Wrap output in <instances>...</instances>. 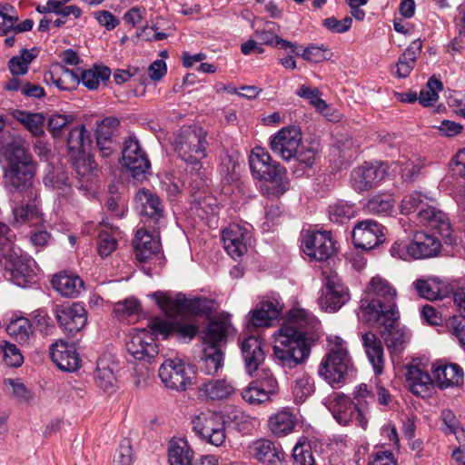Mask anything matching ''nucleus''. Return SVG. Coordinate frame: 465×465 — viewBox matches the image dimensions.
I'll return each instance as SVG.
<instances>
[{
    "label": "nucleus",
    "instance_id": "52",
    "mask_svg": "<svg viewBox=\"0 0 465 465\" xmlns=\"http://www.w3.org/2000/svg\"><path fill=\"white\" fill-rule=\"evenodd\" d=\"M296 94L309 101L310 104L319 112H323L328 108L327 103L321 98V92L318 88H311L307 85H301L296 91Z\"/></svg>",
    "mask_w": 465,
    "mask_h": 465
},
{
    "label": "nucleus",
    "instance_id": "35",
    "mask_svg": "<svg viewBox=\"0 0 465 465\" xmlns=\"http://www.w3.org/2000/svg\"><path fill=\"white\" fill-rule=\"evenodd\" d=\"M52 287L64 297L75 298L84 289V281L77 275L61 272L53 276Z\"/></svg>",
    "mask_w": 465,
    "mask_h": 465
},
{
    "label": "nucleus",
    "instance_id": "47",
    "mask_svg": "<svg viewBox=\"0 0 465 465\" xmlns=\"http://www.w3.org/2000/svg\"><path fill=\"white\" fill-rule=\"evenodd\" d=\"M67 172L62 165L54 166L52 163H47L45 168V175L44 177V183L53 188H64L69 186Z\"/></svg>",
    "mask_w": 465,
    "mask_h": 465
},
{
    "label": "nucleus",
    "instance_id": "1",
    "mask_svg": "<svg viewBox=\"0 0 465 465\" xmlns=\"http://www.w3.org/2000/svg\"><path fill=\"white\" fill-rule=\"evenodd\" d=\"M313 321L304 309L290 312L289 322L279 330L273 346L277 362L290 370L302 364L310 356L312 340L307 336L306 326Z\"/></svg>",
    "mask_w": 465,
    "mask_h": 465
},
{
    "label": "nucleus",
    "instance_id": "61",
    "mask_svg": "<svg viewBox=\"0 0 465 465\" xmlns=\"http://www.w3.org/2000/svg\"><path fill=\"white\" fill-rule=\"evenodd\" d=\"M423 196L419 192H412L406 194L401 203V213L402 214H411L417 210L421 209L426 203L423 202Z\"/></svg>",
    "mask_w": 465,
    "mask_h": 465
},
{
    "label": "nucleus",
    "instance_id": "3",
    "mask_svg": "<svg viewBox=\"0 0 465 465\" xmlns=\"http://www.w3.org/2000/svg\"><path fill=\"white\" fill-rule=\"evenodd\" d=\"M92 143L91 134L84 124L71 128L66 137L67 153L78 179L79 188L85 190L92 189L97 183V165L94 156L87 152Z\"/></svg>",
    "mask_w": 465,
    "mask_h": 465
},
{
    "label": "nucleus",
    "instance_id": "8",
    "mask_svg": "<svg viewBox=\"0 0 465 465\" xmlns=\"http://www.w3.org/2000/svg\"><path fill=\"white\" fill-rule=\"evenodd\" d=\"M400 317V312H397V316L394 317L395 319L393 317L388 319L381 317V319L366 322L371 326L382 328L380 334L392 361L401 357V353L411 338V331L406 326L401 324Z\"/></svg>",
    "mask_w": 465,
    "mask_h": 465
},
{
    "label": "nucleus",
    "instance_id": "37",
    "mask_svg": "<svg viewBox=\"0 0 465 465\" xmlns=\"http://www.w3.org/2000/svg\"><path fill=\"white\" fill-rule=\"evenodd\" d=\"M405 376L410 391L413 394L424 397L429 392L432 380L427 371H423L416 365H410Z\"/></svg>",
    "mask_w": 465,
    "mask_h": 465
},
{
    "label": "nucleus",
    "instance_id": "33",
    "mask_svg": "<svg viewBox=\"0 0 465 465\" xmlns=\"http://www.w3.org/2000/svg\"><path fill=\"white\" fill-rule=\"evenodd\" d=\"M282 313V306L277 300L261 302L252 312L251 322L255 327H270Z\"/></svg>",
    "mask_w": 465,
    "mask_h": 465
},
{
    "label": "nucleus",
    "instance_id": "23",
    "mask_svg": "<svg viewBox=\"0 0 465 465\" xmlns=\"http://www.w3.org/2000/svg\"><path fill=\"white\" fill-rule=\"evenodd\" d=\"M264 345L263 340L253 335L243 338L240 343L244 368L250 376H252L264 362Z\"/></svg>",
    "mask_w": 465,
    "mask_h": 465
},
{
    "label": "nucleus",
    "instance_id": "24",
    "mask_svg": "<svg viewBox=\"0 0 465 465\" xmlns=\"http://www.w3.org/2000/svg\"><path fill=\"white\" fill-rule=\"evenodd\" d=\"M419 221L438 231L446 244H452V230L447 214L436 208L425 205L417 213Z\"/></svg>",
    "mask_w": 465,
    "mask_h": 465
},
{
    "label": "nucleus",
    "instance_id": "60",
    "mask_svg": "<svg viewBox=\"0 0 465 465\" xmlns=\"http://www.w3.org/2000/svg\"><path fill=\"white\" fill-rule=\"evenodd\" d=\"M241 396L242 400L250 405L256 406L271 401L269 396H265L253 381L250 382L249 385L241 391Z\"/></svg>",
    "mask_w": 465,
    "mask_h": 465
},
{
    "label": "nucleus",
    "instance_id": "7",
    "mask_svg": "<svg viewBox=\"0 0 465 465\" xmlns=\"http://www.w3.org/2000/svg\"><path fill=\"white\" fill-rule=\"evenodd\" d=\"M207 132L201 126L183 125L174 136V151L186 166L200 171L202 160L207 156Z\"/></svg>",
    "mask_w": 465,
    "mask_h": 465
},
{
    "label": "nucleus",
    "instance_id": "14",
    "mask_svg": "<svg viewBox=\"0 0 465 465\" xmlns=\"http://www.w3.org/2000/svg\"><path fill=\"white\" fill-rule=\"evenodd\" d=\"M386 228L373 219L358 221L351 231V240L356 249L371 251L383 243Z\"/></svg>",
    "mask_w": 465,
    "mask_h": 465
},
{
    "label": "nucleus",
    "instance_id": "54",
    "mask_svg": "<svg viewBox=\"0 0 465 465\" xmlns=\"http://www.w3.org/2000/svg\"><path fill=\"white\" fill-rule=\"evenodd\" d=\"M313 391V380L306 375L297 379L292 385V393L296 402H303Z\"/></svg>",
    "mask_w": 465,
    "mask_h": 465
},
{
    "label": "nucleus",
    "instance_id": "20",
    "mask_svg": "<svg viewBox=\"0 0 465 465\" xmlns=\"http://www.w3.org/2000/svg\"><path fill=\"white\" fill-rule=\"evenodd\" d=\"M330 410L333 418L341 425H348L355 420L357 425L366 429L368 420L363 413V410L354 401L343 394H337L331 403Z\"/></svg>",
    "mask_w": 465,
    "mask_h": 465
},
{
    "label": "nucleus",
    "instance_id": "6",
    "mask_svg": "<svg viewBox=\"0 0 465 465\" xmlns=\"http://www.w3.org/2000/svg\"><path fill=\"white\" fill-rule=\"evenodd\" d=\"M249 165L254 178L272 183L262 188L263 194L268 197L279 198L289 189L286 170L263 148L256 147L249 158Z\"/></svg>",
    "mask_w": 465,
    "mask_h": 465
},
{
    "label": "nucleus",
    "instance_id": "31",
    "mask_svg": "<svg viewBox=\"0 0 465 465\" xmlns=\"http://www.w3.org/2000/svg\"><path fill=\"white\" fill-rule=\"evenodd\" d=\"M297 424L298 418L289 408H282L271 415L268 420L269 430L277 438L285 437L293 432Z\"/></svg>",
    "mask_w": 465,
    "mask_h": 465
},
{
    "label": "nucleus",
    "instance_id": "34",
    "mask_svg": "<svg viewBox=\"0 0 465 465\" xmlns=\"http://www.w3.org/2000/svg\"><path fill=\"white\" fill-rule=\"evenodd\" d=\"M361 341L374 372L381 374L384 367V349L381 339L375 333L368 331L362 334Z\"/></svg>",
    "mask_w": 465,
    "mask_h": 465
},
{
    "label": "nucleus",
    "instance_id": "13",
    "mask_svg": "<svg viewBox=\"0 0 465 465\" xmlns=\"http://www.w3.org/2000/svg\"><path fill=\"white\" fill-rule=\"evenodd\" d=\"M120 163L136 181L146 180L150 173L151 163L135 137L124 141Z\"/></svg>",
    "mask_w": 465,
    "mask_h": 465
},
{
    "label": "nucleus",
    "instance_id": "55",
    "mask_svg": "<svg viewBox=\"0 0 465 465\" xmlns=\"http://www.w3.org/2000/svg\"><path fill=\"white\" fill-rule=\"evenodd\" d=\"M366 207L373 213H388L392 210L393 200L390 194H377L368 200Z\"/></svg>",
    "mask_w": 465,
    "mask_h": 465
},
{
    "label": "nucleus",
    "instance_id": "16",
    "mask_svg": "<svg viewBox=\"0 0 465 465\" xmlns=\"http://www.w3.org/2000/svg\"><path fill=\"white\" fill-rule=\"evenodd\" d=\"M301 248L311 259L327 261L335 252L330 232L306 231L301 235Z\"/></svg>",
    "mask_w": 465,
    "mask_h": 465
},
{
    "label": "nucleus",
    "instance_id": "46",
    "mask_svg": "<svg viewBox=\"0 0 465 465\" xmlns=\"http://www.w3.org/2000/svg\"><path fill=\"white\" fill-rule=\"evenodd\" d=\"M354 206L343 201H338L329 205L328 214L331 223L343 224L354 216Z\"/></svg>",
    "mask_w": 465,
    "mask_h": 465
},
{
    "label": "nucleus",
    "instance_id": "19",
    "mask_svg": "<svg viewBox=\"0 0 465 465\" xmlns=\"http://www.w3.org/2000/svg\"><path fill=\"white\" fill-rule=\"evenodd\" d=\"M350 300L348 288L345 287L337 276H329L321 290L318 298L320 307L330 312L341 309Z\"/></svg>",
    "mask_w": 465,
    "mask_h": 465
},
{
    "label": "nucleus",
    "instance_id": "29",
    "mask_svg": "<svg viewBox=\"0 0 465 465\" xmlns=\"http://www.w3.org/2000/svg\"><path fill=\"white\" fill-rule=\"evenodd\" d=\"M156 304L166 313L179 315H190L192 299L187 298L183 293H177L172 297L166 292H154L151 294Z\"/></svg>",
    "mask_w": 465,
    "mask_h": 465
},
{
    "label": "nucleus",
    "instance_id": "42",
    "mask_svg": "<svg viewBox=\"0 0 465 465\" xmlns=\"http://www.w3.org/2000/svg\"><path fill=\"white\" fill-rule=\"evenodd\" d=\"M199 389L213 401L225 399L235 391L234 386L226 380H212L201 384Z\"/></svg>",
    "mask_w": 465,
    "mask_h": 465
},
{
    "label": "nucleus",
    "instance_id": "17",
    "mask_svg": "<svg viewBox=\"0 0 465 465\" xmlns=\"http://www.w3.org/2000/svg\"><path fill=\"white\" fill-rule=\"evenodd\" d=\"M152 334L161 335L163 340L174 337L183 342L191 341L198 333L199 328L194 323L179 320H164L155 318L150 323Z\"/></svg>",
    "mask_w": 465,
    "mask_h": 465
},
{
    "label": "nucleus",
    "instance_id": "58",
    "mask_svg": "<svg viewBox=\"0 0 465 465\" xmlns=\"http://www.w3.org/2000/svg\"><path fill=\"white\" fill-rule=\"evenodd\" d=\"M29 68V49L21 50V55L13 56L8 62V69L13 76L25 75Z\"/></svg>",
    "mask_w": 465,
    "mask_h": 465
},
{
    "label": "nucleus",
    "instance_id": "26",
    "mask_svg": "<svg viewBox=\"0 0 465 465\" xmlns=\"http://www.w3.org/2000/svg\"><path fill=\"white\" fill-rule=\"evenodd\" d=\"M250 455L259 462L271 465L282 463L285 453L280 445L267 439H259L253 440L249 446Z\"/></svg>",
    "mask_w": 465,
    "mask_h": 465
},
{
    "label": "nucleus",
    "instance_id": "36",
    "mask_svg": "<svg viewBox=\"0 0 465 465\" xmlns=\"http://www.w3.org/2000/svg\"><path fill=\"white\" fill-rule=\"evenodd\" d=\"M223 242L228 254L237 259L247 251L244 232L239 225H232L223 231Z\"/></svg>",
    "mask_w": 465,
    "mask_h": 465
},
{
    "label": "nucleus",
    "instance_id": "5",
    "mask_svg": "<svg viewBox=\"0 0 465 465\" xmlns=\"http://www.w3.org/2000/svg\"><path fill=\"white\" fill-rule=\"evenodd\" d=\"M231 326L228 319L211 320L203 331V344L199 369L207 375H213L223 365L224 353L222 347L227 342V334Z\"/></svg>",
    "mask_w": 465,
    "mask_h": 465
},
{
    "label": "nucleus",
    "instance_id": "40",
    "mask_svg": "<svg viewBox=\"0 0 465 465\" xmlns=\"http://www.w3.org/2000/svg\"><path fill=\"white\" fill-rule=\"evenodd\" d=\"M413 285L419 296L430 301L441 300L446 295L443 283L434 277L418 279Z\"/></svg>",
    "mask_w": 465,
    "mask_h": 465
},
{
    "label": "nucleus",
    "instance_id": "21",
    "mask_svg": "<svg viewBox=\"0 0 465 465\" xmlns=\"http://www.w3.org/2000/svg\"><path fill=\"white\" fill-rule=\"evenodd\" d=\"M302 142V134L296 126L283 127L271 139V149L283 160L292 159Z\"/></svg>",
    "mask_w": 465,
    "mask_h": 465
},
{
    "label": "nucleus",
    "instance_id": "2",
    "mask_svg": "<svg viewBox=\"0 0 465 465\" xmlns=\"http://www.w3.org/2000/svg\"><path fill=\"white\" fill-rule=\"evenodd\" d=\"M5 121L0 116V154L4 160L5 183L17 192L29 189V153L27 140L17 134L4 132Z\"/></svg>",
    "mask_w": 465,
    "mask_h": 465
},
{
    "label": "nucleus",
    "instance_id": "50",
    "mask_svg": "<svg viewBox=\"0 0 465 465\" xmlns=\"http://www.w3.org/2000/svg\"><path fill=\"white\" fill-rule=\"evenodd\" d=\"M120 125V121L114 116H108L96 123L95 139H115V133Z\"/></svg>",
    "mask_w": 465,
    "mask_h": 465
},
{
    "label": "nucleus",
    "instance_id": "64",
    "mask_svg": "<svg viewBox=\"0 0 465 465\" xmlns=\"http://www.w3.org/2000/svg\"><path fill=\"white\" fill-rule=\"evenodd\" d=\"M133 462V450L129 439L121 440L114 457V465H131Z\"/></svg>",
    "mask_w": 465,
    "mask_h": 465
},
{
    "label": "nucleus",
    "instance_id": "32",
    "mask_svg": "<svg viewBox=\"0 0 465 465\" xmlns=\"http://www.w3.org/2000/svg\"><path fill=\"white\" fill-rule=\"evenodd\" d=\"M431 371L440 389L443 390L463 383V370L457 363H434Z\"/></svg>",
    "mask_w": 465,
    "mask_h": 465
},
{
    "label": "nucleus",
    "instance_id": "41",
    "mask_svg": "<svg viewBox=\"0 0 465 465\" xmlns=\"http://www.w3.org/2000/svg\"><path fill=\"white\" fill-rule=\"evenodd\" d=\"M193 451L186 440L179 439L171 440L168 449L170 465H193Z\"/></svg>",
    "mask_w": 465,
    "mask_h": 465
},
{
    "label": "nucleus",
    "instance_id": "53",
    "mask_svg": "<svg viewBox=\"0 0 465 465\" xmlns=\"http://www.w3.org/2000/svg\"><path fill=\"white\" fill-rule=\"evenodd\" d=\"M292 457L297 465H315L311 445L305 439L296 443Z\"/></svg>",
    "mask_w": 465,
    "mask_h": 465
},
{
    "label": "nucleus",
    "instance_id": "27",
    "mask_svg": "<svg viewBox=\"0 0 465 465\" xmlns=\"http://www.w3.org/2000/svg\"><path fill=\"white\" fill-rule=\"evenodd\" d=\"M411 258L428 259L437 256L441 250L440 241L434 235L416 232L411 241Z\"/></svg>",
    "mask_w": 465,
    "mask_h": 465
},
{
    "label": "nucleus",
    "instance_id": "62",
    "mask_svg": "<svg viewBox=\"0 0 465 465\" xmlns=\"http://www.w3.org/2000/svg\"><path fill=\"white\" fill-rule=\"evenodd\" d=\"M1 348L3 351V361L5 365L17 368L23 363L24 357L20 350L15 344L4 341V345Z\"/></svg>",
    "mask_w": 465,
    "mask_h": 465
},
{
    "label": "nucleus",
    "instance_id": "45",
    "mask_svg": "<svg viewBox=\"0 0 465 465\" xmlns=\"http://www.w3.org/2000/svg\"><path fill=\"white\" fill-rule=\"evenodd\" d=\"M254 35L259 39L261 45L282 50H291L295 53V44L280 37L271 31V29L255 30Z\"/></svg>",
    "mask_w": 465,
    "mask_h": 465
},
{
    "label": "nucleus",
    "instance_id": "48",
    "mask_svg": "<svg viewBox=\"0 0 465 465\" xmlns=\"http://www.w3.org/2000/svg\"><path fill=\"white\" fill-rule=\"evenodd\" d=\"M443 89V84L435 76H431L426 84V87L421 89L419 95V102L424 107H429L433 104L438 99V92Z\"/></svg>",
    "mask_w": 465,
    "mask_h": 465
},
{
    "label": "nucleus",
    "instance_id": "15",
    "mask_svg": "<svg viewBox=\"0 0 465 465\" xmlns=\"http://www.w3.org/2000/svg\"><path fill=\"white\" fill-rule=\"evenodd\" d=\"M388 165L383 162H365L351 173V185L358 193L377 186L388 175Z\"/></svg>",
    "mask_w": 465,
    "mask_h": 465
},
{
    "label": "nucleus",
    "instance_id": "57",
    "mask_svg": "<svg viewBox=\"0 0 465 465\" xmlns=\"http://www.w3.org/2000/svg\"><path fill=\"white\" fill-rule=\"evenodd\" d=\"M29 320L25 317L10 321L6 327L7 333L18 341H26L29 339Z\"/></svg>",
    "mask_w": 465,
    "mask_h": 465
},
{
    "label": "nucleus",
    "instance_id": "4",
    "mask_svg": "<svg viewBox=\"0 0 465 465\" xmlns=\"http://www.w3.org/2000/svg\"><path fill=\"white\" fill-rule=\"evenodd\" d=\"M360 312L364 322L381 317L394 318L400 312L396 289L386 279L379 275L372 277L361 300Z\"/></svg>",
    "mask_w": 465,
    "mask_h": 465
},
{
    "label": "nucleus",
    "instance_id": "9",
    "mask_svg": "<svg viewBox=\"0 0 465 465\" xmlns=\"http://www.w3.org/2000/svg\"><path fill=\"white\" fill-rule=\"evenodd\" d=\"M191 424L193 431L203 442L215 447L224 445L227 434L222 413L210 411L201 412L192 418Z\"/></svg>",
    "mask_w": 465,
    "mask_h": 465
},
{
    "label": "nucleus",
    "instance_id": "25",
    "mask_svg": "<svg viewBox=\"0 0 465 465\" xmlns=\"http://www.w3.org/2000/svg\"><path fill=\"white\" fill-rule=\"evenodd\" d=\"M50 356L57 368L63 371L73 372L80 368L81 360L76 349L64 340H58L51 345Z\"/></svg>",
    "mask_w": 465,
    "mask_h": 465
},
{
    "label": "nucleus",
    "instance_id": "28",
    "mask_svg": "<svg viewBox=\"0 0 465 465\" xmlns=\"http://www.w3.org/2000/svg\"><path fill=\"white\" fill-rule=\"evenodd\" d=\"M160 249L159 231L154 232L149 228L137 230L135 233L134 252L136 259L139 262H146L152 256L157 254Z\"/></svg>",
    "mask_w": 465,
    "mask_h": 465
},
{
    "label": "nucleus",
    "instance_id": "63",
    "mask_svg": "<svg viewBox=\"0 0 465 465\" xmlns=\"http://www.w3.org/2000/svg\"><path fill=\"white\" fill-rule=\"evenodd\" d=\"M44 11L47 13H54L61 16H69L73 15L75 18H79L82 15V10L77 5L62 6L58 0H48L46 5L43 6Z\"/></svg>",
    "mask_w": 465,
    "mask_h": 465
},
{
    "label": "nucleus",
    "instance_id": "44",
    "mask_svg": "<svg viewBox=\"0 0 465 465\" xmlns=\"http://www.w3.org/2000/svg\"><path fill=\"white\" fill-rule=\"evenodd\" d=\"M94 378L95 384L104 391L113 389L116 381L113 370L109 367L107 361L104 359L97 361Z\"/></svg>",
    "mask_w": 465,
    "mask_h": 465
},
{
    "label": "nucleus",
    "instance_id": "43",
    "mask_svg": "<svg viewBox=\"0 0 465 465\" xmlns=\"http://www.w3.org/2000/svg\"><path fill=\"white\" fill-rule=\"evenodd\" d=\"M5 393L16 404L29 401V390L21 378H5L3 381Z\"/></svg>",
    "mask_w": 465,
    "mask_h": 465
},
{
    "label": "nucleus",
    "instance_id": "22",
    "mask_svg": "<svg viewBox=\"0 0 465 465\" xmlns=\"http://www.w3.org/2000/svg\"><path fill=\"white\" fill-rule=\"evenodd\" d=\"M186 172L190 176V191L192 201L199 208L203 209L209 207L213 210V206L216 205V199L208 193V184L206 171L201 163L200 171L193 170L186 166Z\"/></svg>",
    "mask_w": 465,
    "mask_h": 465
},
{
    "label": "nucleus",
    "instance_id": "49",
    "mask_svg": "<svg viewBox=\"0 0 465 465\" xmlns=\"http://www.w3.org/2000/svg\"><path fill=\"white\" fill-rule=\"evenodd\" d=\"M252 381L265 396H269L270 401L279 392L278 381L269 370H262L259 377Z\"/></svg>",
    "mask_w": 465,
    "mask_h": 465
},
{
    "label": "nucleus",
    "instance_id": "59",
    "mask_svg": "<svg viewBox=\"0 0 465 465\" xmlns=\"http://www.w3.org/2000/svg\"><path fill=\"white\" fill-rule=\"evenodd\" d=\"M214 311L213 300L206 297L192 298L191 316L209 317Z\"/></svg>",
    "mask_w": 465,
    "mask_h": 465
},
{
    "label": "nucleus",
    "instance_id": "10",
    "mask_svg": "<svg viewBox=\"0 0 465 465\" xmlns=\"http://www.w3.org/2000/svg\"><path fill=\"white\" fill-rule=\"evenodd\" d=\"M353 371V365L346 348L335 344L322 359L318 373L330 385L334 386L345 381L346 376Z\"/></svg>",
    "mask_w": 465,
    "mask_h": 465
},
{
    "label": "nucleus",
    "instance_id": "11",
    "mask_svg": "<svg viewBox=\"0 0 465 465\" xmlns=\"http://www.w3.org/2000/svg\"><path fill=\"white\" fill-rule=\"evenodd\" d=\"M134 201L138 204L141 222L154 232L159 231L166 219L164 204L160 196L147 188H142L135 193Z\"/></svg>",
    "mask_w": 465,
    "mask_h": 465
},
{
    "label": "nucleus",
    "instance_id": "12",
    "mask_svg": "<svg viewBox=\"0 0 465 465\" xmlns=\"http://www.w3.org/2000/svg\"><path fill=\"white\" fill-rule=\"evenodd\" d=\"M159 377L167 389L183 391L195 382V371L182 360L169 359L160 366Z\"/></svg>",
    "mask_w": 465,
    "mask_h": 465
},
{
    "label": "nucleus",
    "instance_id": "30",
    "mask_svg": "<svg viewBox=\"0 0 465 465\" xmlns=\"http://www.w3.org/2000/svg\"><path fill=\"white\" fill-rule=\"evenodd\" d=\"M44 80L47 84L52 82L62 91H74L79 85V74L77 70H71L57 64L52 70L45 73Z\"/></svg>",
    "mask_w": 465,
    "mask_h": 465
},
{
    "label": "nucleus",
    "instance_id": "18",
    "mask_svg": "<svg viewBox=\"0 0 465 465\" xmlns=\"http://www.w3.org/2000/svg\"><path fill=\"white\" fill-rule=\"evenodd\" d=\"M54 313L58 326L68 337L81 331L87 322L86 310L79 302L56 305Z\"/></svg>",
    "mask_w": 465,
    "mask_h": 465
},
{
    "label": "nucleus",
    "instance_id": "39",
    "mask_svg": "<svg viewBox=\"0 0 465 465\" xmlns=\"http://www.w3.org/2000/svg\"><path fill=\"white\" fill-rule=\"evenodd\" d=\"M79 74V84L82 83L89 90H96L100 83H105L111 75V69L105 65L94 64L92 68L81 70Z\"/></svg>",
    "mask_w": 465,
    "mask_h": 465
},
{
    "label": "nucleus",
    "instance_id": "51",
    "mask_svg": "<svg viewBox=\"0 0 465 465\" xmlns=\"http://www.w3.org/2000/svg\"><path fill=\"white\" fill-rule=\"evenodd\" d=\"M74 120L75 116L73 114H53L48 119L47 128L54 138H59L63 129Z\"/></svg>",
    "mask_w": 465,
    "mask_h": 465
},
{
    "label": "nucleus",
    "instance_id": "38",
    "mask_svg": "<svg viewBox=\"0 0 465 465\" xmlns=\"http://www.w3.org/2000/svg\"><path fill=\"white\" fill-rule=\"evenodd\" d=\"M142 334H144V331L131 339L126 345L127 351L136 360L150 361L158 354V348L155 343L144 341Z\"/></svg>",
    "mask_w": 465,
    "mask_h": 465
},
{
    "label": "nucleus",
    "instance_id": "56",
    "mask_svg": "<svg viewBox=\"0 0 465 465\" xmlns=\"http://www.w3.org/2000/svg\"><path fill=\"white\" fill-rule=\"evenodd\" d=\"M33 321H31V328L43 335H48L54 330L53 320L48 316L47 312L44 309L35 310L33 312Z\"/></svg>",
    "mask_w": 465,
    "mask_h": 465
}]
</instances>
